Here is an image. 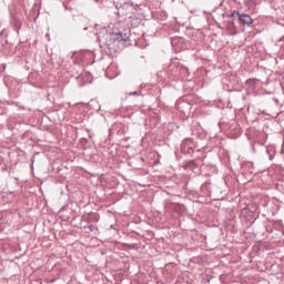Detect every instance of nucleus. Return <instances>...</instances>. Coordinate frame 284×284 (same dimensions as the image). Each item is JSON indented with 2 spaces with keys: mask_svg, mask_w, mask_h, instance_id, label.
<instances>
[{
  "mask_svg": "<svg viewBox=\"0 0 284 284\" xmlns=\"http://www.w3.org/2000/svg\"><path fill=\"white\" fill-rule=\"evenodd\" d=\"M190 143H192V141H191V140H189V144H190Z\"/></svg>",
  "mask_w": 284,
  "mask_h": 284,
  "instance_id": "nucleus-4",
  "label": "nucleus"
},
{
  "mask_svg": "<svg viewBox=\"0 0 284 284\" xmlns=\"http://www.w3.org/2000/svg\"><path fill=\"white\" fill-rule=\"evenodd\" d=\"M131 94H139L138 92L131 93Z\"/></svg>",
  "mask_w": 284,
  "mask_h": 284,
  "instance_id": "nucleus-3",
  "label": "nucleus"
},
{
  "mask_svg": "<svg viewBox=\"0 0 284 284\" xmlns=\"http://www.w3.org/2000/svg\"><path fill=\"white\" fill-rule=\"evenodd\" d=\"M234 14H236V17L239 18V21H241L244 26H252L253 20H252V17H250V14L241 13L239 11H234L232 17H234Z\"/></svg>",
  "mask_w": 284,
  "mask_h": 284,
  "instance_id": "nucleus-1",
  "label": "nucleus"
},
{
  "mask_svg": "<svg viewBox=\"0 0 284 284\" xmlns=\"http://www.w3.org/2000/svg\"><path fill=\"white\" fill-rule=\"evenodd\" d=\"M128 39H130V34L128 33H116L115 34V41H128Z\"/></svg>",
  "mask_w": 284,
  "mask_h": 284,
  "instance_id": "nucleus-2",
  "label": "nucleus"
}]
</instances>
